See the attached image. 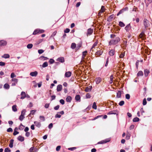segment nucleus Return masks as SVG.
Segmentation results:
<instances>
[{"label": "nucleus", "instance_id": "obj_1", "mask_svg": "<svg viewBox=\"0 0 152 152\" xmlns=\"http://www.w3.org/2000/svg\"><path fill=\"white\" fill-rule=\"evenodd\" d=\"M115 35L114 34H111L110 35V37L112 38V39L110 40L109 42V45H116L118 44L120 41V38L118 37L115 38Z\"/></svg>", "mask_w": 152, "mask_h": 152}, {"label": "nucleus", "instance_id": "obj_2", "mask_svg": "<svg viewBox=\"0 0 152 152\" xmlns=\"http://www.w3.org/2000/svg\"><path fill=\"white\" fill-rule=\"evenodd\" d=\"M44 32V30L42 29H35L34 31L33 34L34 35H36L43 33Z\"/></svg>", "mask_w": 152, "mask_h": 152}, {"label": "nucleus", "instance_id": "obj_3", "mask_svg": "<svg viewBox=\"0 0 152 152\" xmlns=\"http://www.w3.org/2000/svg\"><path fill=\"white\" fill-rule=\"evenodd\" d=\"M144 25L145 28H146L149 25V21L145 18L143 20Z\"/></svg>", "mask_w": 152, "mask_h": 152}, {"label": "nucleus", "instance_id": "obj_4", "mask_svg": "<svg viewBox=\"0 0 152 152\" xmlns=\"http://www.w3.org/2000/svg\"><path fill=\"white\" fill-rule=\"evenodd\" d=\"M110 140V138H107L104 140H102L98 142V144H103L104 143H106L107 142H109Z\"/></svg>", "mask_w": 152, "mask_h": 152}, {"label": "nucleus", "instance_id": "obj_5", "mask_svg": "<svg viewBox=\"0 0 152 152\" xmlns=\"http://www.w3.org/2000/svg\"><path fill=\"white\" fill-rule=\"evenodd\" d=\"M93 31L94 30L93 29H92L91 28H89L87 30V33L86 34L87 36L91 35L93 33Z\"/></svg>", "mask_w": 152, "mask_h": 152}, {"label": "nucleus", "instance_id": "obj_6", "mask_svg": "<svg viewBox=\"0 0 152 152\" xmlns=\"http://www.w3.org/2000/svg\"><path fill=\"white\" fill-rule=\"evenodd\" d=\"M7 42L4 40L0 41V46H4L7 45Z\"/></svg>", "mask_w": 152, "mask_h": 152}, {"label": "nucleus", "instance_id": "obj_7", "mask_svg": "<svg viewBox=\"0 0 152 152\" xmlns=\"http://www.w3.org/2000/svg\"><path fill=\"white\" fill-rule=\"evenodd\" d=\"M117 110H113L110 111L107 113V114L108 115L111 114L117 115Z\"/></svg>", "mask_w": 152, "mask_h": 152}, {"label": "nucleus", "instance_id": "obj_8", "mask_svg": "<svg viewBox=\"0 0 152 152\" xmlns=\"http://www.w3.org/2000/svg\"><path fill=\"white\" fill-rule=\"evenodd\" d=\"M131 26L130 24V23L128 24L125 27V29L127 32L129 31L131 29Z\"/></svg>", "mask_w": 152, "mask_h": 152}, {"label": "nucleus", "instance_id": "obj_9", "mask_svg": "<svg viewBox=\"0 0 152 152\" xmlns=\"http://www.w3.org/2000/svg\"><path fill=\"white\" fill-rule=\"evenodd\" d=\"M72 75L71 72L70 71L66 72L65 74V76L66 77H70Z\"/></svg>", "mask_w": 152, "mask_h": 152}, {"label": "nucleus", "instance_id": "obj_10", "mask_svg": "<svg viewBox=\"0 0 152 152\" xmlns=\"http://www.w3.org/2000/svg\"><path fill=\"white\" fill-rule=\"evenodd\" d=\"M37 74L38 72L36 71H35L34 72H31L30 74V75L32 77H36L37 76Z\"/></svg>", "mask_w": 152, "mask_h": 152}, {"label": "nucleus", "instance_id": "obj_11", "mask_svg": "<svg viewBox=\"0 0 152 152\" xmlns=\"http://www.w3.org/2000/svg\"><path fill=\"white\" fill-rule=\"evenodd\" d=\"M57 61L61 63H63L64 62V58L63 57H59L57 59Z\"/></svg>", "mask_w": 152, "mask_h": 152}, {"label": "nucleus", "instance_id": "obj_12", "mask_svg": "<svg viewBox=\"0 0 152 152\" xmlns=\"http://www.w3.org/2000/svg\"><path fill=\"white\" fill-rule=\"evenodd\" d=\"M62 89V85L61 84L58 85L57 87V91L58 92L61 91Z\"/></svg>", "mask_w": 152, "mask_h": 152}, {"label": "nucleus", "instance_id": "obj_13", "mask_svg": "<svg viewBox=\"0 0 152 152\" xmlns=\"http://www.w3.org/2000/svg\"><path fill=\"white\" fill-rule=\"evenodd\" d=\"M92 88L91 86H89V87H86L85 89V91L87 92H90L91 91Z\"/></svg>", "mask_w": 152, "mask_h": 152}, {"label": "nucleus", "instance_id": "obj_14", "mask_svg": "<svg viewBox=\"0 0 152 152\" xmlns=\"http://www.w3.org/2000/svg\"><path fill=\"white\" fill-rule=\"evenodd\" d=\"M21 97L20 99H23L25 97H26V94L25 92L24 91H22L21 92Z\"/></svg>", "mask_w": 152, "mask_h": 152}, {"label": "nucleus", "instance_id": "obj_15", "mask_svg": "<svg viewBox=\"0 0 152 152\" xmlns=\"http://www.w3.org/2000/svg\"><path fill=\"white\" fill-rule=\"evenodd\" d=\"M149 73L150 71L148 69H145L144 70V74L145 77H146L148 76Z\"/></svg>", "mask_w": 152, "mask_h": 152}, {"label": "nucleus", "instance_id": "obj_16", "mask_svg": "<svg viewBox=\"0 0 152 152\" xmlns=\"http://www.w3.org/2000/svg\"><path fill=\"white\" fill-rule=\"evenodd\" d=\"M34 123L35 124L36 126L39 128H40L41 126V124L39 122L35 121L34 122Z\"/></svg>", "mask_w": 152, "mask_h": 152}, {"label": "nucleus", "instance_id": "obj_17", "mask_svg": "<svg viewBox=\"0 0 152 152\" xmlns=\"http://www.w3.org/2000/svg\"><path fill=\"white\" fill-rule=\"evenodd\" d=\"M121 91H118L117 93L116 97L117 98H120L121 97Z\"/></svg>", "mask_w": 152, "mask_h": 152}, {"label": "nucleus", "instance_id": "obj_18", "mask_svg": "<svg viewBox=\"0 0 152 152\" xmlns=\"http://www.w3.org/2000/svg\"><path fill=\"white\" fill-rule=\"evenodd\" d=\"M72 98L71 96H68L66 98V101L67 102H70L72 100Z\"/></svg>", "mask_w": 152, "mask_h": 152}, {"label": "nucleus", "instance_id": "obj_19", "mask_svg": "<svg viewBox=\"0 0 152 152\" xmlns=\"http://www.w3.org/2000/svg\"><path fill=\"white\" fill-rule=\"evenodd\" d=\"M18 140L21 142H23L24 140V138L23 137H22L21 136H19L18 137Z\"/></svg>", "mask_w": 152, "mask_h": 152}, {"label": "nucleus", "instance_id": "obj_20", "mask_svg": "<svg viewBox=\"0 0 152 152\" xmlns=\"http://www.w3.org/2000/svg\"><path fill=\"white\" fill-rule=\"evenodd\" d=\"M75 99L77 101H78L79 102H80V96L79 95H76V96L75 97Z\"/></svg>", "mask_w": 152, "mask_h": 152}, {"label": "nucleus", "instance_id": "obj_21", "mask_svg": "<svg viewBox=\"0 0 152 152\" xmlns=\"http://www.w3.org/2000/svg\"><path fill=\"white\" fill-rule=\"evenodd\" d=\"M114 15H110L107 19V21L109 22L111 21L112 19L114 18Z\"/></svg>", "mask_w": 152, "mask_h": 152}, {"label": "nucleus", "instance_id": "obj_22", "mask_svg": "<svg viewBox=\"0 0 152 152\" xmlns=\"http://www.w3.org/2000/svg\"><path fill=\"white\" fill-rule=\"evenodd\" d=\"M95 81L96 82V84H98L101 81V78L100 77L97 78L95 79Z\"/></svg>", "mask_w": 152, "mask_h": 152}, {"label": "nucleus", "instance_id": "obj_23", "mask_svg": "<svg viewBox=\"0 0 152 152\" xmlns=\"http://www.w3.org/2000/svg\"><path fill=\"white\" fill-rule=\"evenodd\" d=\"M14 142V140L13 139H11L10 140V143L9 145V146L11 148H12L13 147V144Z\"/></svg>", "mask_w": 152, "mask_h": 152}, {"label": "nucleus", "instance_id": "obj_24", "mask_svg": "<svg viewBox=\"0 0 152 152\" xmlns=\"http://www.w3.org/2000/svg\"><path fill=\"white\" fill-rule=\"evenodd\" d=\"M115 53V50L113 49L111 50L109 52V55L110 56H113Z\"/></svg>", "mask_w": 152, "mask_h": 152}, {"label": "nucleus", "instance_id": "obj_25", "mask_svg": "<svg viewBox=\"0 0 152 152\" xmlns=\"http://www.w3.org/2000/svg\"><path fill=\"white\" fill-rule=\"evenodd\" d=\"M87 51H83L82 53V60H83L84 59H85V56L86 55V54L87 53Z\"/></svg>", "mask_w": 152, "mask_h": 152}, {"label": "nucleus", "instance_id": "obj_26", "mask_svg": "<svg viewBox=\"0 0 152 152\" xmlns=\"http://www.w3.org/2000/svg\"><path fill=\"white\" fill-rule=\"evenodd\" d=\"M12 110L14 112H15L17 111V106L16 105H13L12 107Z\"/></svg>", "mask_w": 152, "mask_h": 152}, {"label": "nucleus", "instance_id": "obj_27", "mask_svg": "<svg viewBox=\"0 0 152 152\" xmlns=\"http://www.w3.org/2000/svg\"><path fill=\"white\" fill-rule=\"evenodd\" d=\"M143 75V72L141 71H139L137 74V76L138 77L142 76Z\"/></svg>", "mask_w": 152, "mask_h": 152}, {"label": "nucleus", "instance_id": "obj_28", "mask_svg": "<svg viewBox=\"0 0 152 152\" xmlns=\"http://www.w3.org/2000/svg\"><path fill=\"white\" fill-rule=\"evenodd\" d=\"M10 57V55L7 54H4V55L2 56V57L5 58H9Z\"/></svg>", "mask_w": 152, "mask_h": 152}, {"label": "nucleus", "instance_id": "obj_29", "mask_svg": "<svg viewBox=\"0 0 152 152\" xmlns=\"http://www.w3.org/2000/svg\"><path fill=\"white\" fill-rule=\"evenodd\" d=\"M76 44L75 43H72L71 45V48L72 49H74L75 48H76Z\"/></svg>", "mask_w": 152, "mask_h": 152}, {"label": "nucleus", "instance_id": "obj_30", "mask_svg": "<svg viewBox=\"0 0 152 152\" xmlns=\"http://www.w3.org/2000/svg\"><path fill=\"white\" fill-rule=\"evenodd\" d=\"M103 52L100 50H99L97 51L96 53V54L97 55L100 56L101 55L102 53Z\"/></svg>", "mask_w": 152, "mask_h": 152}, {"label": "nucleus", "instance_id": "obj_31", "mask_svg": "<svg viewBox=\"0 0 152 152\" xmlns=\"http://www.w3.org/2000/svg\"><path fill=\"white\" fill-rule=\"evenodd\" d=\"M4 88L6 89H8L10 88V86L8 84L5 83L4 85Z\"/></svg>", "mask_w": 152, "mask_h": 152}, {"label": "nucleus", "instance_id": "obj_32", "mask_svg": "<svg viewBox=\"0 0 152 152\" xmlns=\"http://www.w3.org/2000/svg\"><path fill=\"white\" fill-rule=\"evenodd\" d=\"M39 58L41 60H46L48 59V58L47 57H44V56H40Z\"/></svg>", "mask_w": 152, "mask_h": 152}, {"label": "nucleus", "instance_id": "obj_33", "mask_svg": "<svg viewBox=\"0 0 152 152\" xmlns=\"http://www.w3.org/2000/svg\"><path fill=\"white\" fill-rule=\"evenodd\" d=\"M48 64L47 62H45L43 63L42 65V67L43 68H45L47 67L48 66Z\"/></svg>", "mask_w": 152, "mask_h": 152}, {"label": "nucleus", "instance_id": "obj_34", "mask_svg": "<svg viewBox=\"0 0 152 152\" xmlns=\"http://www.w3.org/2000/svg\"><path fill=\"white\" fill-rule=\"evenodd\" d=\"M140 120L139 118L137 117H135L133 119V121L134 122H137L138 121Z\"/></svg>", "mask_w": 152, "mask_h": 152}, {"label": "nucleus", "instance_id": "obj_35", "mask_svg": "<svg viewBox=\"0 0 152 152\" xmlns=\"http://www.w3.org/2000/svg\"><path fill=\"white\" fill-rule=\"evenodd\" d=\"M24 127L25 126H23L21 123L20 124V125L19 126V129L20 130H22L23 129Z\"/></svg>", "mask_w": 152, "mask_h": 152}, {"label": "nucleus", "instance_id": "obj_36", "mask_svg": "<svg viewBox=\"0 0 152 152\" xmlns=\"http://www.w3.org/2000/svg\"><path fill=\"white\" fill-rule=\"evenodd\" d=\"M119 26L121 27H123L125 26V24L122 22L120 21L119 22Z\"/></svg>", "mask_w": 152, "mask_h": 152}, {"label": "nucleus", "instance_id": "obj_37", "mask_svg": "<svg viewBox=\"0 0 152 152\" xmlns=\"http://www.w3.org/2000/svg\"><path fill=\"white\" fill-rule=\"evenodd\" d=\"M39 118L42 121H44L45 120V117L43 116H40Z\"/></svg>", "mask_w": 152, "mask_h": 152}, {"label": "nucleus", "instance_id": "obj_38", "mask_svg": "<svg viewBox=\"0 0 152 152\" xmlns=\"http://www.w3.org/2000/svg\"><path fill=\"white\" fill-rule=\"evenodd\" d=\"M82 46V44L81 43H79L77 44V46L76 47V49L77 50H78Z\"/></svg>", "mask_w": 152, "mask_h": 152}, {"label": "nucleus", "instance_id": "obj_39", "mask_svg": "<svg viewBox=\"0 0 152 152\" xmlns=\"http://www.w3.org/2000/svg\"><path fill=\"white\" fill-rule=\"evenodd\" d=\"M33 47V45L32 44H29L27 45V47L28 49H31Z\"/></svg>", "mask_w": 152, "mask_h": 152}, {"label": "nucleus", "instance_id": "obj_40", "mask_svg": "<svg viewBox=\"0 0 152 152\" xmlns=\"http://www.w3.org/2000/svg\"><path fill=\"white\" fill-rule=\"evenodd\" d=\"M104 6H102L101 7V9L99 11L100 12L102 13L104 12Z\"/></svg>", "mask_w": 152, "mask_h": 152}, {"label": "nucleus", "instance_id": "obj_41", "mask_svg": "<svg viewBox=\"0 0 152 152\" xmlns=\"http://www.w3.org/2000/svg\"><path fill=\"white\" fill-rule=\"evenodd\" d=\"M25 117H24V115H21L19 117V119L21 121H22L23 120V119Z\"/></svg>", "mask_w": 152, "mask_h": 152}, {"label": "nucleus", "instance_id": "obj_42", "mask_svg": "<svg viewBox=\"0 0 152 152\" xmlns=\"http://www.w3.org/2000/svg\"><path fill=\"white\" fill-rule=\"evenodd\" d=\"M92 108L94 109H97V106L96 105V103L95 102H94L93 104Z\"/></svg>", "mask_w": 152, "mask_h": 152}, {"label": "nucleus", "instance_id": "obj_43", "mask_svg": "<svg viewBox=\"0 0 152 152\" xmlns=\"http://www.w3.org/2000/svg\"><path fill=\"white\" fill-rule=\"evenodd\" d=\"M4 152H10L11 151L9 148H7L4 149Z\"/></svg>", "mask_w": 152, "mask_h": 152}, {"label": "nucleus", "instance_id": "obj_44", "mask_svg": "<svg viewBox=\"0 0 152 152\" xmlns=\"http://www.w3.org/2000/svg\"><path fill=\"white\" fill-rule=\"evenodd\" d=\"M124 104V101H121L119 103V105L120 106H123Z\"/></svg>", "mask_w": 152, "mask_h": 152}, {"label": "nucleus", "instance_id": "obj_45", "mask_svg": "<svg viewBox=\"0 0 152 152\" xmlns=\"http://www.w3.org/2000/svg\"><path fill=\"white\" fill-rule=\"evenodd\" d=\"M113 76L112 75H111L110 77V84H111L113 83Z\"/></svg>", "mask_w": 152, "mask_h": 152}, {"label": "nucleus", "instance_id": "obj_46", "mask_svg": "<svg viewBox=\"0 0 152 152\" xmlns=\"http://www.w3.org/2000/svg\"><path fill=\"white\" fill-rule=\"evenodd\" d=\"M50 64H53L55 62V61L53 59H50L49 61Z\"/></svg>", "mask_w": 152, "mask_h": 152}, {"label": "nucleus", "instance_id": "obj_47", "mask_svg": "<svg viewBox=\"0 0 152 152\" xmlns=\"http://www.w3.org/2000/svg\"><path fill=\"white\" fill-rule=\"evenodd\" d=\"M97 43L96 42H95L92 45L91 48V50L94 48L97 45Z\"/></svg>", "mask_w": 152, "mask_h": 152}, {"label": "nucleus", "instance_id": "obj_48", "mask_svg": "<svg viewBox=\"0 0 152 152\" xmlns=\"http://www.w3.org/2000/svg\"><path fill=\"white\" fill-rule=\"evenodd\" d=\"M147 102L146 99L144 98L143 99V103H142L143 105H145L147 104Z\"/></svg>", "mask_w": 152, "mask_h": 152}, {"label": "nucleus", "instance_id": "obj_49", "mask_svg": "<svg viewBox=\"0 0 152 152\" xmlns=\"http://www.w3.org/2000/svg\"><path fill=\"white\" fill-rule=\"evenodd\" d=\"M126 98L127 99H129L130 98V95L129 94H126L125 95Z\"/></svg>", "mask_w": 152, "mask_h": 152}, {"label": "nucleus", "instance_id": "obj_50", "mask_svg": "<svg viewBox=\"0 0 152 152\" xmlns=\"http://www.w3.org/2000/svg\"><path fill=\"white\" fill-rule=\"evenodd\" d=\"M126 8H123V9H121V10L119 11V12H120V13L121 14L123 13L126 10Z\"/></svg>", "mask_w": 152, "mask_h": 152}, {"label": "nucleus", "instance_id": "obj_51", "mask_svg": "<svg viewBox=\"0 0 152 152\" xmlns=\"http://www.w3.org/2000/svg\"><path fill=\"white\" fill-rule=\"evenodd\" d=\"M18 80L17 78H12V81H14L17 83L18 82Z\"/></svg>", "mask_w": 152, "mask_h": 152}, {"label": "nucleus", "instance_id": "obj_52", "mask_svg": "<svg viewBox=\"0 0 152 152\" xmlns=\"http://www.w3.org/2000/svg\"><path fill=\"white\" fill-rule=\"evenodd\" d=\"M7 131L8 132H12L13 131V130L11 128H9L7 130Z\"/></svg>", "mask_w": 152, "mask_h": 152}, {"label": "nucleus", "instance_id": "obj_53", "mask_svg": "<svg viewBox=\"0 0 152 152\" xmlns=\"http://www.w3.org/2000/svg\"><path fill=\"white\" fill-rule=\"evenodd\" d=\"M76 149V147H74L69 148H68V149L69 150L72 151H73V150Z\"/></svg>", "mask_w": 152, "mask_h": 152}, {"label": "nucleus", "instance_id": "obj_54", "mask_svg": "<svg viewBox=\"0 0 152 152\" xmlns=\"http://www.w3.org/2000/svg\"><path fill=\"white\" fill-rule=\"evenodd\" d=\"M44 52V50L42 49H40L38 50V52L39 54L43 53Z\"/></svg>", "mask_w": 152, "mask_h": 152}, {"label": "nucleus", "instance_id": "obj_55", "mask_svg": "<svg viewBox=\"0 0 152 152\" xmlns=\"http://www.w3.org/2000/svg\"><path fill=\"white\" fill-rule=\"evenodd\" d=\"M125 55L124 53H122L119 56V57L121 58H123Z\"/></svg>", "mask_w": 152, "mask_h": 152}, {"label": "nucleus", "instance_id": "obj_56", "mask_svg": "<svg viewBox=\"0 0 152 152\" xmlns=\"http://www.w3.org/2000/svg\"><path fill=\"white\" fill-rule=\"evenodd\" d=\"M16 77V75L15 74L12 72L11 74V78H13L14 77Z\"/></svg>", "mask_w": 152, "mask_h": 152}, {"label": "nucleus", "instance_id": "obj_57", "mask_svg": "<svg viewBox=\"0 0 152 152\" xmlns=\"http://www.w3.org/2000/svg\"><path fill=\"white\" fill-rule=\"evenodd\" d=\"M26 113V110L25 109H24L23 110H22L21 112V115H25V113Z\"/></svg>", "mask_w": 152, "mask_h": 152}, {"label": "nucleus", "instance_id": "obj_58", "mask_svg": "<svg viewBox=\"0 0 152 152\" xmlns=\"http://www.w3.org/2000/svg\"><path fill=\"white\" fill-rule=\"evenodd\" d=\"M60 102L62 105L64 104V100L63 99H61L60 100Z\"/></svg>", "mask_w": 152, "mask_h": 152}, {"label": "nucleus", "instance_id": "obj_59", "mask_svg": "<svg viewBox=\"0 0 152 152\" xmlns=\"http://www.w3.org/2000/svg\"><path fill=\"white\" fill-rule=\"evenodd\" d=\"M70 31V29L69 28H66L65 30L64 31V32L65 33H68Z\"/></svg>", "mask_w": 152, "mask_h": 152}, {"label": "nucleus", "instance_id": "obj_60", "mask_svg": "<svg viewBox=\"0 0 152 152\" xmlns=\"http://www.w3.org/2000/svg\"><path fill=\"white\" fill-rule=\"evenodd\" d=\"M60 107L59 105H57L54 108V109L55 110H57Z\"/></svg>", "mask_w": 152, "mask_h": 152}, {"label": "nucleus", "instance_id": "obj_61", "mask_svg": "<svg viewBox=\"0 0 152 152\" xmlns=\"http://www.w3.org/2000/svg\"><path fill=\"white\" fill-rule=\"evenodd\" d=\"M36 111V110H31L30 111V113L31 114H32V115H34V114Z\"/></svg>", "mask_w": 152, "mask_h": 152}, {"label": "nucleus", "instance_id": "obj_62", "mask_svg": "<svg viewBox=\"0 0 152 152\" xmlns=\"http://www.w3.org/2000/svg\"><path fill=\"white\" fill-rule=\"evenodd\" d=\"M19 132L18 131H16V130H14V132L13 133V134L15 136L16 135L19 134Z\"/></svg>", "mask_w": 152, "mask_h": 152}, {"label": "nucleus", "instance_id": "obj_63", "mask_svg": "<svg viewBox=\"0 0 152 152\" xmlns=\"http://www.w3.org/2000/svg\"><path fill=\"white\" fill-rule=\"evenodd\" d=\"M8 123L10 126H11L12 125L13 123V122L11 121H9Z\"/></svg>", "mask_w": 152, "mask_h": 152}, {"label": "nucleus", "instance_id": "obj_64", "mask_svg": "<svg viewBox=\"0 0 152 152\" xmlns=\"http://www.w3.org/2000/svg\"><path fill=\"white\" fill-rule=\"evenodd\" d=\"M61 147L60 146H57L56 148V151H58L60 150V148H61Z\"/></svg>", "mask_w": 152, "mask_h": 152}]
</instances>
